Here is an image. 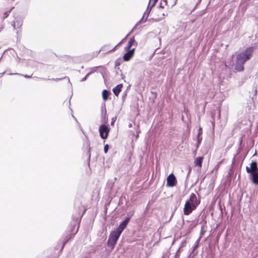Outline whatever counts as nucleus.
I'll return each mask as SVG.
<instances>
[{
  "instance_id": "1",
  "label": "nucleus",
  "mask_w": 258,
  "mask_h": 258,
  "mask_svg": "<svg viewBox=\"0 0 258 258\" xmlns=\"http://www.w3.org/2000/svg\"><path fill=\"white\" fill-rule=\"evenodd\" d=\"M253 52V47H248L244 51L239 53L236 58L243 62H245L247 60L250 59Z\"/></svg>"
},
{
  "instance_id": "2",
  "label": "nucleus",
  "mask_w": 258,
  "mask_h": 258,
  "mask_svg": "<svg viewBox=\"0 0 258 258\" xmlns=\"http://www.w3.org/2000/svg\"><path fill=\"white\" fill-rule=\"evenodd\" d=\"M120 235V234L119 233V232H117L115 230L112 231L110 233L107 240L108 246L111 247V248H113Z\"/></svg>"
},
{
  "instance_id": "3",
  "label": "nucleus",
  "mask_w": 258,
  "mask_h": 258,
  "mask_svg": "<svg viewBox=\"0 0 258 258\" xmlns=\"http://www.w3.org/2000/svg\"><path fill=\"white\" fill-rule=\"evenodd\" d=\"M99 131L100 137L102 139H105L107 138L109 132V129L105 125H101L99 127Z\"/></svg>"
},
{
  "instance_id": "4",
  "label": "nucleus",
  "mask_w": 258,
  "mask_h": 258,
  "mask_svg": "<svg viewBox=\"0 0 258 258\" xmlns=\"http://www.w3.org/2000/svg\"><path fill=\"white\" fill-rule=\"evenodd\" d=\"M196 209V207L190 205L188 202H186L183 208L184 214L188 215Z\"/></svg>"
},
{
  "instance_id": "5",
  "label": "nucleus",
  "mask_w": 258,
  "mask_h": 258,
  "mask_svg": "<svg viewBox=\"0 0 258 258\" xmlns=\"http://www.w3.org/2000/svg\"><path fill=\"white\" fill-rule=\"evenodd\" d=\"M246 170L248 173H250V174L258 172V168L256 162L255 161H252L250 163L249 167L246 166Z\"/></svg>"
},
{
  "instance_id": "6",
  "label": "nucleus",
  "mask_w": 258,
  "mask_h": 258,
  "mask_svg": "<svg viewBox=\"0 0 258 258\" xmlns=\"http://www.w3.org/2000/svg\"><path fill=\"white\" fill-rule=\"evenodd\" d=\"M176 182L175 176L172 173L169 175L167 178L166 186L169 187L174 186Z\"/></svg>"
},
{
  "instance_id": "7",
  "label": "nucleus",
  "mask_w": 258,
  "mask_h": 258,
  "mask_svg": "<svg viewBox=\"0 0 258 258\" xmlns=\"http://www.w3.org/2000/svg\"><path fill=\"white\" fill-rule=\"evenodd\" d=\"M130 219V217L126 218V219L119 224L118 227L115 231L121 234L123 230L126 227L128 223L129 222Z\"/></svg>"
},
{
  "instance_id": "8",
  "label": "nucleus",
  "mask_w": 258,
  "mask_h": 258,
  "mask_svg": "<svg viewBox=\"0 0 258 258\" xmlns=\"http://www.w3.org/2000/svg\"><path fill=\"white\" fill-rule=\"evenodd\" d=\"M130 219V217L126 218V219L119 224L118 227L115 231L121 234L123 230L126 227L128 223L129 222Z\"/></svg>"
},
{
  "instance_id": "9",
  "label": "nucleus",
  "mask_w": 258,
  "mask_h": 258,
  "mask_svg": "<svg viewBox=\"0 0 258 258\" xmlns=\"http://www.w3.org/2000/svg\"><path fill=\"white\" fill-rule=\"evenodd\" d=\"M186 202H188L189 204L197 208L200 202L197 200V197L195 194H191L190 195L189 199Z\"/></svg>"
},
{
  "instance_id": "10",
  "label": "nucleus",
  "mask_w": 258,
  "mask_h": 258,
  "mask_svg": "<svg viewBox=\"0 0 258 258\" xmlns=\"http://www.w3.org/2000/svg\"><path fill=\"white\" fill-rule=\"evenodd\" d=\"M244 62L236 58L235 63V69L238 72H242L244 70Z\"/></svg>"
},
{
  "instance_id": "11",
  "label": "nucleus",
  "mask_w": 258,
  "mask_h": 258,
  "mask_svg": "<svg viewBox=\"0 0 258 258\" xmlns=\"http://www.w3.org/2000/svg\"><path fill=\"white\" fill-rule=\"evenodd\" d=\"M135 49V48H133L129 50L124 54L123 59L124 61H128L131 58V57L134 55Z\"/></svg>"
},
{
  "instance_id": "12",
  "label": "nucleus",
  "mask_w": 258,
  "mask_h": 258,
  "mask_svg": "<svg viewBox=\"0 0 258 258\" xmlns=\"http://www.w3.org/2000/svg\"><path fill=\"white\" fill-rule=\"evenodd\" d=\"M151 3V1H150L149 2V5H148V7L146 11V12L144 13V15L142 17V18L140 20V21L137 24H138L139 23H141L142 21H143V22H145L148 17V16H149V14L151 11V8L149 9V6H150V4Z\"/></svg>"
},
{
  "instance_id": "13",
  "label": "nucleus",
  "mask_w": 258,
  "mask_h": 258,
  "mask_svg": "<svg viewBox=\"0 0 258 258\" xmlns=\"http://www.w3.org/2000/svg\"><path fill=\"white\" fill-rule=\"evenodd\" d=\"M123 85L122 84L117 85L115 88L113 89V92L115 95L118 96L121 90Z\"/></svg>"
},
{
  "instance_id": "14",
  "label": "nucleus",
  "mask_w": 258,
  "mask_h": 258,
  "mask_svg": "<svg viewBox=\"0 0 258 258\" xmlns=\"http://www.w3.org/2000/svg\"><path fill=\"white\" fill-rule=\"evenodd\" d=\"M203 160V157H197L194 162V163L196 166L199 167L201 168L202 166V162Z\"/></svg>"
},
{
  "instance_id": "15",
  "label": "nucleus",
  "mask_w": 258,
  "mask_h": 258,
  "mask_svg": "<svg viewBox=\"0 0 258 258\" xmlns=\"http://www.w3.org/2000/svg\"><path fill=\"white\" fill-rule=\"evenodd\" d=\"M250 175L252 182L255 184H258V171L251 174Z\"/></svg>"
},
{
  "instance_id": "16",
  "label": "nucleus",
  "mask_w": 258,
  "mask_h": 258,
  "mask_svg": "<svg viewBox=\"0 0 258 258\" xmlns=\"http://www.w3.org/2000/svg\"><path fill=\"white\" fill-rule=\"evenodd\" d=\"M134 42L135 39L134 37L130 38L128 42L127 45L125 47V49L126 50L130 49Z\"/></svg>"
},
{
  "instance_id": "17",
  "label": "nucleus",
  "mask_w": 258,
  "mask_h": 258,
  "mask_svg": "<svg viewBox=\"0 0 258 258\" xmlns=\"http://www.w3.org/2000/svg\"><path fill=\"white\" fill-rule=\"evenodd\" d=\"M202 134V129L201 127H200L199 129V133L197 136L198 143L200 144L202 140V137H201V135Z\"/></svg>"
},
{
  "instance_id": "18",
  "label": "nucleus",
  "mask_w": 258,
  "mask_h": 258,
  "mask_svg": "<svg viewBox=\"0 0 258 258\" xmlns=\"http://www.w3.org/2000/svg\"><path fill=\"white\" fill-rule=\"evenodd\" d=\"M109 95V92L106 90H104L102 92V97L104 100H106L108 99V96Z\"/></svg>"
},
{
  "instance_id": "19",
  "label": "nucleus",
  "mask_w": 258,
  "mask_h": 258,
  "mask_svg": "<svg viewBox=\"0 0 258 258\" xmlns=\"http://www.w3.org/2000/svg\"><path fill=\"white\" fill-rule=\"evenodd\" d=\"M16 26L17 28H20L22 25V21H17L16 22Z\"/></svg>"
},
{
  "instance_id": "20",
  "label": "nucleus",
  "mask_w": 258,
  "mask_h": 258,
  "mask_svg": "<svg viewBox=\"0 0 258 258\" xmlns=\"http://www.w3.org/2000/svg\"><path fill=\"white\" fill-rule=\"evenodd\" d=\"M91 72L88 73L86 75V76L84 78H83L82 79L81 81H82V82H83V81H86V79H87V77H88V76L91 74Z\"/></svg>"
},
{
  "instance_id": "21",
  "label": "nucleus",
  "mask_w": 258,
  "mask_h": 258,
  "mask_svg": "<svg viewBox=\"0 0 258 258\" xmlns=\"http://www.w3.org/2000/svg\"><path fill=\"white\" fill-rule=\"evenodd\" d=\"M109 146L107 144L105 145L104 147V152L106 153L108 150Z\"/></svg>"
},
{
  "instance_id": "22",
  "label": "nucleus",
  "mask_w": 258,
  "mask_h": 258,
  "mask_svg": "<svg viewBox=\"0 0 258 258\" xmlns=\"http://www.w3.org/2000/svg\"><path fill=\"white\" fill-rule=\"evenodd\" d=\"M63 79L66 80L70 84L71 86L72 85V84L70 83V80L69 77H65L63 78Z\"/></svg>"
},
{
  "instance_id": "23",
  "label": "nucleus",
  "mask_w": 258,
  "mask_h": 258,
  "mask_svg": "<svg viewBox=\"0 0 258 258\" xmlns=\"http://www.w3.org/2000/svg\"><path fill=\"white\" fill-rule=\"evenodd\" d=\"M12 25L13 26V28L14 29H15L16 28V23L15 21H13L12 23Z\"/></svg>"
},
{
  "instance_id": "24",
  "label": "nucleus",
  "mask_w": 258,
  "mask_h": 258,
  "mask_svg": "<svg viewBox=\"0 0 258 258\" xmlns=\"http://www.w3.org/2000/svg\"><path fill=\"white\" fill-rule=\"evenodd\" d=\"M61 79H62L61 78H55V79H52L51 80L55 81H58Z\"/></svg>"
},
{
  "instance_id": "25",
  "label": "nucleus",
  "mask_w": 258,
  "mask_h": 258,
  "mask_svg": "<svg viewBox=\"0 0 258 258\" xmlns=\"http://www.w3.org/2000/svg\"><path fill=\"white\" fill-rule=\"evenodd\" d=\"M102 115H103V114H104V115H106V109H104V111H103V110H102Z\"/></svg>"
},
{
  "instance_id": "26",
  "label": "nucleus",
  "mask_w": 258,
  "mask_h": 258,
  "mask_svg": "<svg viewBox=\"0 0 258 258\" xmlns=\"http://www.w3.org/2000/svg\"><path fill=\"white\" fill-rule=\"evenodd\" d=\"M158 0H154V3L153 4V5L151 6V8H152L155 4V3L157 2Z\"/></svg>"
},
{
  "instance_id": "27",
  "label": "nucleus",
  "mask_w": 258,
  "mask_h": 258,
  "mask_svg": "<svg viewBox=\"0 0 258 258\" xmlns=\"http://www.w3.org/2000/svg\"><path fill=\"white\" fill-rule=\"evenodd\" d=\"M114 120L113 119V118L112 119V122H111V125H113V124H114Z\"/></svg>"
},
{
  "instance_id": "28",
  "label": "nucleus",
  "mask_w": 258,
  "mask_h": 258,
  "mask_svg": "<svg viewBox=\"0 0 258 258\" xmlns=\"http://www.w3.org/2000/svg\"><path fill=\"white\" fill-rule=\"evenodd\" d=\"M24 77H25V78H30V76H28V75H25V76H24Z\"/></svg>"
},
{
  "instance_id": "29",
  "label": "nucleus",
  "mask_w": 258,
  "mask_h": 258,
  "mask_svg": "<svg viewBox=\"0 0 258 258\" xmlns=\"http://www.w3.org/2000/svg\"><path fill=\"white\" fill-rule=\"evenodd\" d=\"M174 258H179V255L176 254Z\"/></svg>"
},
{
  "instance_id": "30",
  "label": "nucleus",
  "mask_w": 258,
  "mask_h": 258,
  "mask_svg": "<svg viewBox=\"0 0 258 258\" xmlns=\"http://www.w3.org/2000/svg\"><path fill=\"white\" fill-rule=\"evenodd\" d=\"M128 127H132V123H130V124H128Z\"/></svg>"
},
{
  "instance_id": "31",
  "label": "nucleus",
  "mask_w": 258,
  "mask_h": 258,
  "mask_svg": "<svg viewBox=\"0 0 258 258\" xmlns=\"http://www.w3.org/2000/svg\"><path fill=\"white\" fill-rule=\"evenodd\" d=\"M15 74H11L10 75H14ZM16 75H17V73H16L15 74ZM18 75H19V74H18Z\"/></svg>"
},
{
  "instance_id": "32",
  "label": "nucleus",
  "mask_w": 258,
  "mask_h": 258,
  "mask_svg": "<svg viewBox=\"0 0 258 258\" xmlns=\"http://www.w3.org/2000/svg\"><path fill=\"white\" fill-rule=\"evenodd\" d=\"M116 46H115L114 48H113V49H112V50H114L115 49Z\"/></svg>"
},
{
  "instance_id": "33",
  "label": "nucleus",
  "mask_w": 258,
  "mask_h": 258,
  "mask_svg": "<svg viewBox=\"0 0 258 258\" xmlns=\"http://www.w3.org/2000/svg\"><path fill=\"white\" fill-rule=\"evenodd\" d=\"M162 258H164V257L163 256Z\"/></svg>"
}]
</instances>
